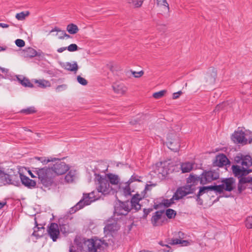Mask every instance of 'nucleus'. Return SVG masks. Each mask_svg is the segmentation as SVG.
Instances as JSON below:
<instances>
[{
	"label": "nucleus",
	"instance_id": "f257e3e1",
	"mask_svg": "<svg viewBox=\"0 0 252 252\" xmlns=\"http://www.w3.org/2000/svg\"><path fill=\"white\" fill-rule=\"evenodd\" d=\"M234 160L236 164L232 166L231 170L235 177L246 176L252 172V158L250 155L239 153Z\"/></svg>",
	"mask_w": 252,
	"mask_h": 252
},
{
	"label": "nucleus",
	"instance_id": "f03ea898",
	"mask_svg": "<svg viewBox=\"0 0 252 252\" xmlns=\"http://www.w3.org/2000/svg\"><path fill=\"white\" fill-rule=\"evenodd\" d=\"M32 171L37 176L39 183L45 187H49L54 182L55 175L51 168L46 166L32 167Z\"/></svg>",
	"mask_w": 252,
	"mask_h": 252
},
{
	"label": "nucleus",
	"instance_id": "7ed1b4c3",
	"mask_svg": "<svg viewBox=\"0 0 252 252\" xmlns=\"http://www.w3.org/2000/svg\"><path fill=\"white\" fill-rule=\"evenodd\" d=\"M101 192L96 189L89 193H83L82 198L71 208V211L73 213L76 212L84 206L90 205L92 202L99 199L101 197Z\"/></svg>",
	"mask_w": 252,
	"mask_h": 252
},
{
	"label": "nucleus",
	"instance_id": "20e7f679",
	"mask_svg": "<svg viewBox=\"0 0 252 252\" xmlns=\"http://www.w3.org/2000/svg\"><path fill=\"white\" fill-rule=\"evenodd\" d=\"M94 181L98 185L97 189L100 191L101 194H108L112 190V188L105 176L103 177L99 174L95 173Z\"/></svg>",
	"mask_w": 252,
	"mask_h": 252
},
{
	"label": "nucleus",
	"instance_id": "39448f33",
	"mask_svg": "<svg viewBox=\"0 0 252 252\" xmlns=\"http://www.w3.org/2000/svg\"><path fill=\"white\" fill-rule=\"evenodd\" d=\"M84 244L87 247V250L89 252H101L104 249L103 246L105 248L109 246L108 244L104 240L100 239H88L84 242Z\"/></svg>",
	"mask_w": 252,
	"mask_h": 252
},
{
	"label": "nucleus",
	"instance_id": "423d86ee",
	"mask_svg": "<svg viewBox=\"0 0 252 252\" xmlns=\"http://www.w3.org/2000/svg\"><path fill=\"white\" fill-rule=\"evenodd\" d=\"M219 169L204 170L200 175L201 178V185H203L212 182L219 178Z\"/></svg>",
	"mask_w": 252,
	"mask_h": 252
},
{
	"label": "nucleus",
	"instance_id": "0eeeda50",
	"mask_svg": "<svg viewBox=\"0 0 252 252\" xmlns=\"http://www.w3.org/2000/svg\"><path fill=\"white\" fill-rule=\"evenodd\" d=\"M186 235L182 231L175 232L174 238L169 239L168 243L171 245L180 244L182 246H187L189 243L187 240H183L186 238Z\"/></svg>",
	"mask_w": 252,
	"mask_h": 252
},
{
	"label": "nucleus",
	"instance_id": "6e6552de",
	"mask_svg": "<svg viewBox=\"0 0 252 252\" xmlns=\"http://www.w3.org/2000/svg\"><path fill=\"white\" fill-rule=\"evenodd\" d=\"M54 174L61 175L65 174L69 169V167L65 162L58 159L51 168Z\"/></svg>",
	"mask_w": 252,
	"mask_h": 252
},
{
	"label": "nucleus",
	"instance_id": "1a4fd4ad",
	"mask_svg": "<svg viewBox=\"0 0 252 252\" xmlns=\"http://www.w3.org/2000/svg\"><path fill=\"white\" fill-rule=\"evenodd\" d=\"M131 210L130 207L129 202L128 201L121 202L119 201L115 206L114 213L118 216L126 215Z\"/></svg>",
	"mask_w": 252,
	"mask_h": 252
},
{
	"label": "nucleus",
	"instance_id": "9d476101",
	"mask_svg": "<svg viewBox=\"0 0 252 252\" xmlns=\"http://www.w3.org/2000/svg\"><path fill=\"white\" fill-rule=\"evenodd\" d=\"M167 142V146L171 150L176 152L179 151L180 147V139L176 135L169 136Z\"/></svg>",
	"mask_w": 252,
	"mask_h": 252
},
{
	"label": "nucleus",
	"instance_id": "9b49d317",
	"mask_svg": "<svg viewBox=\"0 0 252 252\" xmlns=\"http://www.w3.org/2000/svg\"><path fill=\"white\" fill-rule=\"evenodd\" d=\"M245 133L242 130L235 131L232 134L231 139L237 144L245 145L247 143V139L245 138Z\"/></svg>",
	"mask_w": 252,
	"mask_h": 252
},
{
	"label": "nucleus",
	"instance_id": "f8f14e48",
	"mask_svg": "<svg viewBox=\"0 0 252 252\" xmlns=\"http://www.w3.org/2000/svg\"><path fill=\"white\" fill-rule=\"evenodd\" d=\"M145 197V195L136 193L134 195L129 202L130 207L132 209H135L136 211L141 209V205L139 204V202Z\"/></svg>",
	"mask_w": 252,
	"mask_h": 252
},
{
	"label": "nucleus",
	"instance_id": "ddd939ff",
	"mask_svg": "<svg viewBox=\"0 0 252 252\" xmlns=\"http://www.w3.org/2000/svg\"><path fill=\"white\" fill-rule=\"evenodd\" d=\"M47 231L53 241H56L60 235V231L58 224L54 222L51 223L50 225L48 226Z\"/></svg>",
	"mask_w": 252,
	"mask_h": 252
},
{
	"label": "nucleus",
	"instance_id": "4468645a",
	"mask_svg": "<svg viewBox=\"0 0 252 252\" xmlns=\"http://www.w3.org/2000/svg\"><path fill=\"white\" fill-rule=\"evenodd\" d=\"M120 226L117 223V221L113 219L108 220L107 224L104 228L105 233L108 234L110 232H114L118 230Z\"/></svg>",
	"mask_w": 252,
	"mask_h": 252
},
{
	"label": "nucleus",
	"instance_id": "2eb2a0df",
	"mask_svg": "<svg viewBox=\"0 0 252 252\" xmlns=\"http://www.w3.org/2000/svg\"><path fill=\"white\" fill-rule=\"evenodd\" d=\"M217 76V69L214 67L210 68L207 72L205 77L206 82L208 85L214 84L215 83Z\"/></svg>",
	"mask_w": 252,
	"mask_h": 252
},
{
	"label": "nucleus",
	"instance_id": "dca6fc26",
	"mask_svg": "<svg viewBox=\"0 0 252 252\" xmlns=\"http://www.w3.org/2000/svg\"><path fill=\"white\" fill-rule=\"evenodd\" d=\"M164 213V210L156 211L151 218V222L154 226H161L162 225L165 218L162 220V215Z\"/></svg>",
	"mask_w": 252,
	"mask_h": 252
},
{
	"label": "nucleus",
	"instance_id": "f3484780",
	"mask_svg": "<svg viewBox=\"0 0 252 252\" xmlns=\"http://www.w3.org/2000/svg\"><path fill=\"white\" fill-rule=\"evenodd\" d=\"M187 183L191 186L192 189L195 191L199 188L197 187L199 183L201 185V178L196 175L190 174L187 179Z\"/></svg>",
	"mask_w": 252,
	"mask_h": 252
},
{
	"label": "nucleus",
	"instance_id": "a211bd4d",
	"mask_svg": "<svg viewBox=\"0 0 252 252\" xmlns=\"http://www.w3.org/2000/svg\"><path fill=\"white\" fill-rule=\"evenodd\" d=\"M35 226L32 235L35 236L36 239L42 237L45 232V227L42 224H38L36 218H34Z\"/></svg>",
	"mask_w": 252,
	"mask_h": 252
},
{
	"label": "nucleus",
	"instance_id": "6ab92c4d",
	"mask_svg": "<svg viewBox=\"0 0 252 252\" xmlns=\"http://www.w3.org/2000/svg\"><path fill=\"white\" fill-rule=\"evenodd\" d=\"M235 179L233 178H223L221 180L222 185H224V189L225 191H231L235 188Z\"/></svg>",
	"mask_w": 252,
	"mask_h": 252
},
{
	"label": "nucleus",
	"instance_id": "aec40b11",
	"mask_svg": "<svg viewBox=\"0 0 252 252\" xmlns=\"http://www.w3.org/2000/svg\"><path fill=\"white\" fill-rule=\"evenodd\" d=\"M20 178L22 184L29 189L34 188L36 185L35 181L30 179L22 173H20Z\"/></svg>",
	"mask_w": 252,
	"mask_h": 252
},
{
	"label": "nucleus",
	"instance_id": "412c9836",
	"mask_svg": "<svg viewBox=\"0 0 252 252\" xmlns=\"http://www.w3.org/2000/svg\"><path fill=\"white\" fill-rule=\"evenodd\" d=\"M229 162L230 161L226 156L224 154H221L216 156L214 164L219 167H222Z\"/></svg>",
	"mask_w": 252,
	"mask_h": 252
},
{
	"label": "nucleus",
	"instance_id": "4be33fe9",
	"mask_svg": "<svg viewBox=\"0 0 252 252\" xmlns=\"http://www.w3.org/2000/svg\"><path fill=\"white\" fill-rule=\"evenodd\" d=\"M238 178L239 180L238 184V191L239 193H241L246 189L244 184L252 182V177L242 176Z\"/></svg>",
	"mask_w": 252,
	"mask_h": 252
},
{
	"label": "nucleus",
	"instance_id": "5701e85b",
	"mask_svg": "<svg viewBox=\"0 0 252 252\" xmlns=\"http://www.w3.org/2000/svg\"><path fill=\"white\" fill-rule=\"evenodd\" d=\"M105 176L108 180L109 184H110L112 185H117L119 183L120 179L117 175L109 173L106 174Z\"/></svg>",
	"mask_w": 252,
	"mask_h": 252
},
{
	"label": "nucleus",
	"instance_id": "b1692460",
	"mask_svg": "<svg viewBox=\"0 0 252 252\" xmlns=\"http://www.w3.org/2000/svg\"><path fill=\"white\" fill-rule=\"evenodd\" d=\"M32 82L37 84V87L41 88H46V87H49L51 86L50 82L44 79H32Z\"/></svg>",
	"mask_w": 252,
	"mask_h": 252
},
{
	"label": "nucleus",
	"instance_id": "393cba45",
	"mask_svg": "<svg viewBox=\"0 0 252 252\" xmlns=\"http://www.w3.org/2000/svg\"><path fill=\"white\" fill-rule=\"evenodd\" d=\"M114 91L120 94H124L127 91V88L123 84H115L113 86Z\"/></svg>",
	"mask_w": 252,
	"mask_h": 252
},
{
	"label": "nucleus",
	"instance_id": "a878e982",
	"mask_svg": "<svg viewBox=\"0 0 252 252\" xmlns=\"http://www.w3.org/2000/svg\"><path fill=\"white\" fill-rule=\"evenodd\" d=\"M188 194H189V192H186L183 188L180 187L177 189L174 193V197H176V200H178Z\"/></svg>",
	"mask_w": 252,
	"mask_h": 252
},
{
	"label": "nucleus",
	"instance_id": "bb28decb",
	"mask_svg": "<svg viewBox=\"0 0 252 252\" xmlns=\"http://www.w3.org/2000/svg\"><path fill=\"white\" fill-rule=\"evenodd\" d=\"M17 79L19 82L23 86L29 88H33L34 86L32 83H31L30 80L26 77H17Z\"/></svg>",
	"mask_w": 252,
	"mask_h": 252
},
{
	"label": "nucleus",
	"instance_id": "cd10ccee",
	"mask_svg": "<svg viewBox=\"0 0 252 252\" xmlns=\"http://www.w3.org/2000/svg\"><path fill=\"white\" fill-rule=\"evenodd\" d=\"M75 171L70 170L64 177V180L67 183H72L75 178Z\"/></svg>",
	"mask_w": 252,
	"mask_h": 252
},
{
	"label": "nucleus",
	"instance_id": "c85d7f7f",
	"mask_svg": "<svg viewBox=\"0 0 252 252\" xmlns=\"http://www.w3.org/2000/svg\"><path fill=\"white\" fill-rule=\"evenodd\" d=\"M193 168V165L189 162L182 163L181 164V169L182 173H188L190 172Z\"/></svg>",
	"mask_w": 252,
	"mask_h": 252
},
{
	"label": "nucleus",
	"instance_id": "c756f323",
	"mask_svg": "<svg viewBox=\"0 0 252 252\" xmlns=\"http://www.w3.org/2000/svg\"><path fill=\"white\" fill-rule=\"evenodd\" d=\"M25 54L27 57L30 58H33L37 56H39V55H38L36 51L32 47L27 48L25 50Z\"/></svg>",
	"mask_w": 252,
	"mask_h": 252
},
{
	"label": "nucleus",
	"instance_id": "7c9ffc66",
	"mask_svg": "<svg viewBox=\"0 0 252 252\" xmlns=\"http://www.w3.org/2000/svg\"><path fill=\"white\" fill-rule=\"evenodd\" d=\"M78 67L76 63L72 64L70 63H66L64 65V69L71 71H76L78 70Z\"/></svg>",
	"mask_w": 252,
	"mask_h": 252
},
{
	"label": "nucleus",
	"instance_id": "2f4dec72",
	"mask_svg": "<svg viewBox=\"0 0 252 252\" xmlns=\"http://www.w3.org/2000/svg\"><path fill=\"white\" fill-rule=\"evenodd\" d=\"M30 15L28 11H22L16 14L15 17L18 20L22 21L26 19Z\"/></svg>",
	"mask_w": 252,
	"mask_h": 252
},
{
	"label": "nucleus",
	"instance_id": "473e14b6",
	"mask_svg": "<svg viewBox=\"0 0 252 252\" xmlns=\"http://www.w3.org/2000/svg\"><path fill=\"white\" fill-rule=\"evenodd\" d=\"M224 185L221 184L219 185L210 186V190H214L219 193H221L223 192L224 189Z\"/></svg>",
	"mask_w": 252,
	"mask_h": 252
},
{
	"label": "nucleus",
	"instance_id": "72a5a7b5",
	"mask_svg": "<svg viewBox=\"0 0 252 252\" xmlns=\"http://www.w3.org/2000/svg\"><path fill=\"white\" fill-rule=\"evenodd\" d=\"M21 113L25 114L26 115L33 114L36 112V110L34 107H30L26 109H23L21 110Z\"/></svg>",
	"mask_w": 252,
	"mask_h": 252
},
{
	"label": "nucleus",
	"instance_id": "f704fd0d",
	"mask_svg": "<svg viewBox=\"0 0 252 252\" xmlns=\"http://www.w3.org/2000/svg\"><path fill=\"white\" fill-rule=\"evenodd\" d=\"M158 5L162 6L165 11H169V5L166 0H156Z\"/></svg>",
	"mask_w": 252,
	"mask_h": 252
},
{
	"label": "nucleus",
	"instance_id": "c9c22d12",
	"mask_svg": "<svg viewBox=\"0 0 252 252\" xmlns=\"http://www.w3.org/2000/svg\"><path fill=\"white\" fill-rule=\"evenodd\" d=\"M165 214L168 219H171L175 217L177 213L175 210L172 209H167L166 210Z\"/></svg>",
	"mask_w": 252,
	"mask_h": 252
},
{
	"label": "nucleus",
	"instance_id": "e433bc0d",
	"mask_svg": "<svg viewBox=\"0 0 252 252\" xmlns=\"http://www.w3.org/2000/svg\"><path fill=\"white\" fill-rule=\"evenodd\" d=\"M85 241L86 240H85L83 241V242L82 243V242L80 241V240L79 239H78L77 238H75L74 239V242L75 244H76L77 246V247H78V249L80 251H82L84 249V247H85L86 250H87V247L86 246H85V245L84 244V243Z\"/></svg>",
	"mask_w": 252,
	"mask_h": 252
},
{
	"label": "nucleus",
	"instance_id": "4c0bfd02",
	"mask_svg": "<svg viewBox=\"0 0 252 252\" xmlns=\"http://www.w3.org/2000/svg\"><path fill=\"white\" fill-rule=\"evenodd\" d=\"M199 189V190L198 192L197 196L198 198L200 197L201 195H202L204 193L210 190V186L208 187H199L198 188Z\"/></svg>",
	"mask_w": 252,
	"mask_h": 252
},
{
	"label": "nucleus",
	"instance_id": "58836bf2",
	"mask_svg": "<svg viewBox=\"0 0 252 252\" xmlns=\"http://www.w3.org/2000/svg\"><path fill=\"white\" fill-rule=\"evenodd\" d=\"M166 93V90H161L158 92L154 93L153 94V96L156 99H159L163 97Z\"/></svg>",
	"mask_w": 252,
	"mask_h": 252
},
{
	"label": "nucleus",
	"instance_id": "ea45409f",
	"mask_svg": "<svg viewBox=\"0 0 252 252\" xmlns=\"http://www.w3.org/2000/svg\"><path fill=\"white\" fill-rule=\"evenodd\" d=\"M67 32H77L79 31V29L77 25L74 24H69L66 28Z\"/></svg>",
	"mask_w": 252,
	"mask_h": 252
},
{
	"label": "nucleus",
	"instance_id": "a19ab883",
	"mask_svg": "<svg viewBox=\"0 0 252 252\" xmlns=\"http://www.w3.org/2000/svg\"><path fill=\"white\" fill-rule=\"evenodd\" d=\"M227 104V103L225 102H223L221 103H220L219 104L217 105L216 106L215 109H214V111L215 112H219L222 110H224V107L226 106Z\"/></svg>",
	"mask_w": 252,
	"mask_h": 252
},
{
	"label": "nucleus",
	"instance_id": "79ce46f5",
	"mask_svg": "<svg viewBox=\"0 0 252 252\" xmlns=\"http://www.w3.org/2000/svg\"><path fill=\"white\" fill-rule=\"evenodd\" d=\"M130 184L126 183V186L123 189V192L125 195H129L131 194V189L130 188Z\"/></svg>",
	"mask_w": 252,
	"mask_h": 252
},
{
	"label": "nucleus",
	"instance_id": "37998d69",
	"mask_svg": "<svg viewBox=\"0 0 252 252\" xmlns=\"http://www.w3.org/2000/svg\"><path fill=\"white\" fill-rule=\"evenodd\" d=\"M245 225L248 229L252 228V217H248L245 220Z\"/></svg>",
	"mask_w": 252,
	"mask_h": 252
},
{
	"label": "nucleus",
	"instance_id": "c03bdc74",
	"mask_svg": "<svg viewBox=\"0 0 252 252\" xmlns=\"http://www.w3.org/2000/svg\"><path fill=\"white\" fill-rule=\"evenodd\" d=\"M181 188H183L186 192H189V194L192 193L194 191L193 189L192 188L191 186L187 183L186 186L182 187Z\"/></svg>",
	"mask_w": 252,
	"mask_h": 252
},
{
	"label": "nucleus",
	"instance_id": "a18cd8bd",
	"mask_svg": "<svg viewBox=\"0 0 252 252\" xmlns=\"http://www.w3.org/2000/svg\"><path fill=\"white\" fill-rule=\"evenodd\" d=\"M77 79L78 83L82 85L85 86L88 84V81L80 76H77Z\"/></svg>",
	"mask_w": 252,
	"mask_h": 252
},
{
	"label": "nucleus",
	"instance_id": "49530a36",
	"mask_svg": "<svg viewBox=\"0 0 252 252\" xmlns=\"http://www.w3.org/2000/svg\"><path fill=\"white\" fill-rule=\"evenodd\" d=\"M78 46L75 44H71L68 47L67 49L70 52H74L78 50Z\"/></svg>",
	"mask_w": 252,
	"mask_h": 252
},
{
	"label": "nucleus",
	"instance_id": "de8ad7c7",
	"mask_svg": "<svg viewBox=\"0 0 252 252\" xmlns=\"http://www.w3.org/2000/svg\"><path fill=\"white\" fill-rule=\"evenodd\" d=\"M37 158L43 164H46L50 161H53V159H50L49 158L46 159L45 158L43 157H39Z\"/></svg>",
	"mask_w": 252,
	"mask_h": 252
},
{
	"label": "nucleus",
	"instance_id": "09e8293b",
	"mask_svg": "<svg viewBox=\"0 0 252 252\" xmlns=\"http://www.w3.org/2000/svg\"><path fill=\"white\" fill-rule=\"evenodd\" d=\"M16 45L19 47H23L25 46V41L20 39H17L15 40Z\"/></svg>",
	"mask_w": 252,
	"mask_h": 252
},
{
	"label": "nucleus",
	"instance_id": "8fccbe9b",
	"mask_svg": "<svg viewBox=\"0 0 252 252\" xmlns=\"http://www.w3.org/2000/svg\"><path fill=\"white\" fill-rule=\"evenodd\" d=\"M131 72L135 78H139L144 74V71L142 70L138 72L131 70Z\"/></svg>",
	"mask_w": 252,
	"mask_h": 252
},
{
	"label": "nucleus",
	"instance_id": "3c124183",
	"mask_svg": "<svg viewBox=\"0 0 252 252\" xmlns=\"http://www.w3.org/2000/svg\"><path fill=\"white\" fill-rule=\"evenodd\" d=\"M143 2V0H134L132 5L134 6L135 8L140 7L142 5Z\"/></svg>",
	"mask_w": 252,
	"mask_h": 252
},
{
	"label": "nucleus",
	"instance_id": "603ef678",
	"mask_svg": "<svg viewBox=\"0 0 252 252\" xmlns=\"http://www.w3.org/2000/svg\"><path fill=\"white\" fill-rule=\"evenodd\" d=\"M153 211L152 208H148V209H144L143 210V215L142 216L143 218L146 219L147 216L149 215Z\"/></svg>",
	"mask_w": 252,
	"mask_h": 252
},
{
	"label": "nucleus",
	"instance_id": "864d4df0",
	"mask_svg": "<svg viewBox=\"0 0 252 252\" xmlns=\"http://www.w3.org/2000/svg\"><path fill=\"white\" fill-rule=\"evenodd\" d=\"M162 206L166 208H168L171 206L169 201L167 199H163L161 202Z\"/></svg>",
	"mask_w": 252,
	"mask_h": 252
},
{
	"label": "nucleus",
	"instance_id": "5fc2aeb1",
	"mask_svg": "<svg viewBox=\"0 0 252 252\" xmlns=\"http://www.w3.org/2000/svg\"><path fill=\"white\" fill-rule=\"evenodd\" d=\"M134 181H140V180L138 179L137 178V176L135 175H132L131 176L130 178L128 180V181L127 182V183L131 184Z\"/></svg>",
	"mask_w": 252,
	"mask_h": 252
},
{
	"label": "nucleus",
	"instance_id": "6e6d98bb",
	"mask_svg": "<svg viewBox=\"0 0 252 252\" xmlns=\"http://www.w3.org/2000/svg\"><path fill=\"white\" fill-rule=\"evenodd\" d=\"M182 94V92L181 91H180L177 93H174L173 94V99H177L179 98V96Z\"/></svg>",
	"mask_w": 252,
	"mask_h": 252
},
{
	"label": "nucleus",
	"instance_id": "4d7b16f0",
	"mask_svg": "<svg viewBox=\"0 0 252 252\" xmlns=\"http://www.w3.org/2000/svg\"><path fill=\"white\" fill-rule=\"evenodd\" d=\"M150 187H151V185L147 184L145 186L144 190H143V191H142L141 192V193H142V194H144L145 195L147 191L150 189Z\"/></svg>",
	"mask_w": 252,
	"mask_h": 252
},
{
	"label": "nucleus",
	"instance_id": "13d9d810",
	"mask_svg": "<svg viewBox=\"0 0 252 252\" xmlns=\"http://www.w3.org/2000/svg\"><path fill=\"white\" fill-rule=\"evenodd\" d=\"M65 37H66V38H72V37H71L69 35L66 34V32H64L63 35L59 36V38L61 39H63Z\"/></svg>",
	"mask_w": 252,
	"mask_h": 252
},
{
	"label": "nucleus",
	"instance_id": "bf43d9fd",
	"mask_svg": "<svg viewBox=\"0 0 252 252\" xmlns=\"http://www.w3.org/2000/svg\"><path fill=\"white\" fill-rule=\"evenodd\" d=\"M69 252H79L78 251H76L75 249L74 246H73L72 245H71L70 246Z\"/></svg>",
	"mask_w": 252,
	"mask_h": 252
},
{
	"label": "nucleus",
	"instance_id": "052dcab7",
	"mask_svg": "<svg viewBox=\"0 0 252 252\" xmlns=\"http://www.w3.org/2000/svg\"><path fill=\"white\" fill-rule=\"evenodd\" d=\"M162 206V203L161 202L158 204H155L154 205V208L155 209H158L159 208L161 207Z\"/></svg>",
	"mask_w": 252,
	"mask_h": 252
},
{
	"label": "nucleus",
	"instance_id": "680f3d73",
	"mask_svg": "<svg viewBox=\"0 0 252 252\" xmlns=\"http://www.w3.org/2000/svg\"><path fill=\"white\" fill-rule=\"evenodd\" d=\"M50 32H63L61 29L57 27H55L54 28L52 29Z\"/></svg>",
	"mask_w": 252,
	"mask_h": 252
},
{
	"label": "nucleus",
	"instance_id": "e2e57ef3",
	"mask_svg": "<svg viewBox=\"0 0 252 252\" xmlns=\"http://www.w3.org/2000/svg\"><path fill=\"white\" fill-rule=\"evenodd\" d=\"M171 205H172L174 203V200H176V197H174V194L173 195L172 197L170 199H168Z\"/></svg>",
	"mask_w": 252,
	"mask_h": 252
},
{
	"label": "nucleus",
	"instance_id": "0e129e2a",
	"mask_svg": "<svg viewBox=\"0 0 252 252\" xmlns=\"http://www.w3.org/2000/svg\"><path fill=\"white\" fill-rule=\"evenodd\" d=\"M196 200L197 201L199 204L202 205L203 200L200 198V197H199V198H198L197 194L196 195Z\"/></svg>",
	"mask_w": 252,
	"mask_h": 252
},
{
	"label": "nucleus",
	"instance_id": "69168bd1",
	"mask_svg": "<svg viewBox=\"0 0 252 252\" xmlns=\"http://www.w3.org/2000/svg\"><path fill=\"white\" fill-rule=\"evenodd\" d=\"M66 49H67V47H61L57 50V52L59 53H62L65 51Z\"/></svg>",
	"mask_w": 252,
	"mask_h": 252
},
{
	"label": "nucleus",
	"instance_id": "338daca9",
	"mask_svg": "<svg viewBox=\"0 0 252 252\" xmlns=\"http://www.w3.org/2000/svg\"><path fill=\"white\" fill-rule=\"evenodd\" d=\"M9 27V25L5 23H0V27H1L2 28H6Z\"/></svg>",
	"mask_w": 252,
	"mask_h": 252
},
{
	"label": "nucleus",
	"instance_id": "774afa93",
	"mask_svg": "<svg viewBox=\"0 0 252 252\" xmlns=\"http://www.w3.org/2000/svg\"><path fill=\"white\" fill-rule=\"evenodd\" d=\"M0 71L2 73H7V71H8V70L5 69V68H2V67L0 66Z\"/></svg>",
	"mask_w": 252,
	"mask_h": 252
}]
</instances>
